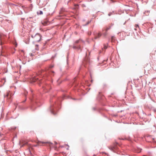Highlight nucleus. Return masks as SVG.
<instances>
[{"label":"nucleus","mask_w":156,"mask_h":156,"mask_svg":"<svg viewBox=\"0 0 156 156\" xmlns=\"http://www.w3.org/2000/svg\"><path fill=\"white\" fill-rule=\"evenodd\" d=\"M12 96V93L10 91H8L6 93V94L4 95V98H6L7 100H9L11 99Z\"/></svg>","instance_id":"nucleus-1"},{"label":"nucleus","mask_w":156,"mask_h":156,"mask_svg":"<svg viewBox=\"0 0 156 156\" xmlns=\"http://www.w3.org/2000/svg\"><path fill=\"white\" fill-rule=\"evenodd\" d=\"M41 35L39 34H37L34 37V40L36 42H39L41 40Z\"/></svg>","instance_id":"nucleus-2"},{"label":"nucleus","mask_w":156,"mask_h":156,"mask_svg":"<svg viewBox=\"0 0 156 156\" xmlns=\"http://www.w3.org/2000/svg\"><path fill=\"white\" fill-rule=\"evenodd\" d=\"M50 144L48 142H42L41 141H38L37 142V144L38 145H42L43 144Z\"/></svg>","instance_id":"nucleus-3"},{"label":"nucleus","mask_w":156,"mask_h":156,"mask_svg":"<svg viewBox=\"0 0 156 156\" xmlns=\"http://www.w3.org/2000/svg\"><path fill=\"white\" fill-rule=\"evenodd\" d=\"M5 37V36L2 34L0 33V39L1 41V44H2V41L4 38Z\"/></svg>","instance_id":"nucleus-4"},{"label":"nucleus","mask_w":156,"mask_h":156,"mask_svg":"<svg viewBox=\"0 0 156 156\" xmlns=\"http://www.w3.org/2000/svg\"><path fill=\"white\" fill-rule=\"evenodd\" d=\"M101 33L100 32H99L98 33L97 36H95L94 39H96L98 38H99L101 37Z\"/></svg>","instance_id":"nucleus-5"},{"label":"nucleus","mask_w":156,"mask_h":156,"mask_svg":"<svg viewBox=\"0 0 156 156\" xmlns=\"http://www.w3.org/2000/svg\"><path fill=\"white\" fill-rule=\"evenodd\" d=\"M109 148L110 150L113 151L114 150V149L115 148V147H112V146H111L109 147Z\"/></svg>","instance_id":"nucleus-6"},{"label":"nucleus","mask_w":156,"mask_h":156,"mask_svg":"<svg viewBox=\"0 0 156 156\" xmlns=\"http://www.w3.org/2000/svg\"><path fill=\"white\" fill-rule=\"evenodd\" d=\"M103 34L104 36H106L107 35V31H106V32L105 33H103Z\"/></svg>","instance_id":"nucleus-7"},{"label":"nucleus","mask_w":156,"mask_h":156,"mask_svg":"<svg viewBox=\"0 0 156 156\" xmlns=\"http://www.w3.org/2000/svg\"><path fill=\"white\" fill-rule=\"evenodd\" d=\"M115 37L114 36H112V42L114 41Z\"/></svg>","instance_id":"nucleus-8"},{"label":"nucleus","mask_w":156,"mask_h":156,"mask_svg":"<svg viewBox=\"0 0 156 156\" xmlns=\"http://www.w3.org/2000/svg\"><path fill=\"white\" fill-rule=\"evenodd\" d=\"M38 79V78H34V80H33V81L34 82H35V80H37Z\"/></svg>","instance_id":"nucleus-9"},{"label":"nucleus","mask_w":156,"mask_h":156,"mask_svg":"<svg viewBox=\"0 0 156 156\" xmlns=\"http://www.w3.org/2000/svg\"><path fill=\"white\" fill-rule=\"evenodd\" d=\"M80 41V40H78L77 41H76L75 42V44H77V43H78Z\"/></svg>","instance_id":"nucleus-10"},{"label":"nucleus","mask_w":156,"mask_h":156,"mask_svg":"<svg viewBox=\"0 0 156 156\" xmlns=\"http://www.w3.org/2000/svg\"><path fill=\"white\" fill-rule=\"evenodd\" d=\"M110 27H109L106 28L105 29V31L107 32V31L109 29H110Z\"/></svg>","instance_id":"nucleus-11"},{"label":"nucleus","mask_w":156,"mask_h":156,"mask_svg":"<svg viewBox=\"0 0 156 156\" xmlns=\"http://www.w3.org/2000/svg\"><path fill=\"white\" fill-rule=\"evenodd\" d=\"M73 48L74 49H76V48H77L76 47V46L74 45L73 47Z\"/></svg>","instance_id":"nucleus-12"},{"label":"nucleus","mask_w":156,"mask_h":156,"mask_svg":"<svg viewBox=\"0 0 156 156\" xmlns=\"http://www.w3.org/2000/svg\"><path fill=\"white\" fill-rule=\"evenodd\" d=\"M107 48V46L106 45H104V48L105 49H106Z\"/></svg>","instance_id":"nucleus-13"},{"label":"nucleus","mask_w":156,"mask_h":156,"mask_svg":"<svg viewBox=\"0 0 156 156\" xmlns=\"http://www.w3.org/2000/svg\"><path fill=\"white\" fill-rule=\"evenodd\" d=\"M27 143L26 142L24 144H23V145H22L21 147H23L24 144H27Z\"/></svg>","instance_id":"nucleus-14"},{"label":"nucleus","mask_w":156,"mask_h":156,"mask_svg":"<svg viewBox=\"0 0 156 156\" xmlns=\"http://www.w3.org/2000/svg\"><path fill=\"white\" fill-rule=\"evenodd\" d=\"M40 14H43V12H42V11H40Z\"/></svg>","instance_id":"nucleus-15"},{"label":"nucleus","mask_w":156,"mask_h":156,"mask_svg":"<svg viewBox=\"0 0 156 156\" xmlns=\"http://www.w3.org/2000/svg\"><path fill=\"white\" fill-rule=\"evenodd\" d=\"M135 27H138V25H136Z\"/></svg>","instance_id":"nucleus-16"},{"label":"nucleus","mask_w":156,"mask_h":156,"mask_svg":"<svg viewBox=\"0 0 156 156\" xmlns=\"http://www.w3.org/2000/svg\"><path fill=\"white\" fill-rule=\"evenodd\" d=\"M55 144H57V143L56 142H55Z\"/></svg>","instance_id":"nucleus-17"},{"label":"nucleus","mask_w":156,"mask_h":156,"mask_svg":"<svg viewBox=\"0 0 156 156\" xmlns=\"http://www.w3.org/2000/svg\"><path fill=\"white\" fill-rule=\"evenodd\" d=\"M111 1H112V2H114V1H113V0H111Z\"/></svg>","instance_id":"nucleus-18"},{"label":"nucleus","mask_w":156,"mask_h":156,"mask_svg":"<svg viewBox=\"0 0 156 156\" xmlns=\"http://www.w3.org/2000/svg\"><path fill=\"white\" fill-rule=\"evenodd\" d=\"M31 56H33V55H32V54H31Z\"/></svg>","instance_id":"nucleus-19"},{"label":"nucleus","mask_w":156,"mask_h":156,"mask_svg":"<svg viewBox=\"0 0 156 156\" xmlns=\"http://www.w3.org/2000/svg\"><path fill=\"white\" fill-rule=\"evenodd\" d=\"M36 49L38 50V48H36Z\"/></svg>","instance_id":"nucleus-20"},{"label":"nucleus","mask_w":156,"mask_h":156,"mask_svg":"<svg viewBox=\"0 0 156 156\" xmlns=\"http://www.w3.org/2000/svg\"><path fill=\"white\" fill-rule=\"evenodd\" d=\"M51 72L52 73H54V72L53 71H51Z\"/></svg>","instance_id":"nucleus-21"}]
</instances>
